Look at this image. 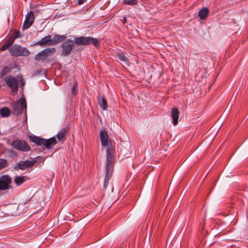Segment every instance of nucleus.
Listing matches in <instances>:
<instances>
[{
    "label": "nucleus",
    "mask_w": 248,
    "mask_h": 248,
    "mask_svg": "<svg viewBox=\"0 0 248 248\" xmlns=\"http://www.w3.org/2000/svg\"><path fill=\"white\" fill-rule=\"evenodd\" d=\"M115 153V147H111L107 148L106 149V172L104 181V186L107 187L109 180L112 176L113 166L114 164V155Z\"/></svg>",
    "instance_id": "f257e3e1"
},
{
    "label": "nucleus",
    "mask_w": 248,
    "mask_h": 248,
    "mask_svg": "<svg viewBox=\"0 0 248 248\" xmlns=\"http://www.w3.org/2000/svg\"><path fill=\"white\" fill-rule=\"evenodd\" d=\"M98 39L91 37H74L73 39H67L63 43L62 46H73L75 43L78 45L87 46L93 45L94 46H97L100 45Z\"/></svg>",
    "instance_id": "f03ea898"
},
{
    "label": "nucleus",
    "mask_w": 248,
    "mask_h": 248,
    "mask_svg": "<svg viewBox=\"0 0 248 248\" xmlns=\"http://www.w3.org/2000/svg\"><path fill=\"white\" fill-rule=\"evenodd\" d=\"M66 35H55L53 37L51 35H48L38 41L36 45L40 46H54L66 40Z\"/></svg>",
    "instance_id": "7ed1b4c3"
},
{
    "label": "nucleus",
    "mask_w": 248,
    "mask_h": 248,
    "mask_svg": "<svg viewBox=\"0 0 248 248\" xmlns=\"http://www.w3.org/2000/svg\"><path fill=\"white\" fill-rule=\"evenodd\" d=\"M31 140L36 145L39 146L43 145L47 149H51L57 143L55 137H52L48 140H46L37 136H34L31 138Z\"/></svg>",
    "instance_id": "20e7f679"
},
{
    "label": "nucleus",
    "mask_w": 248,
    "mask_h": 248,
    "mask_svg": "<svg viewBox=\"0 0 248 248\" xmlns=\"http://www.w3.org/2000/svg\"><path fill=\"white\" fill-rule=\"evenodd\" d=\"M13 113L16 115H18L22 113L26 114L27 103L25 98H21L12 105Z\"/></svg>",
    "instance_id": "39448f33"
},
{
    "label": "nucleus",
    "mask_w": 248,
    "mask_h": 248,
    "mask_svg": "<svg viewBox=\"0 0 248 248\" xmlns=\"http://www.w3.org/2000/svg\"><path fill=\"white\" fill-rule=\"evenodd\" d=\"M11 145L16 150L21 152H28L31 149L30 145L25 140L19 139L13 140Z\"/></svg>",
    "instance_id": "423d86ee"
},
{
    "label": "nucleus",
    "mask_w": 248,
    "mask_h": 248,
    "mask_svg": "<svg viewBox=\"0 0 248 248\" xmlns=\"http://www.w3.org/2000/svg\"><path fill=\"white\" fill-rule=\"evenodd\" d=\"M4 81L6 85L10 88L11 93L13 95L17 93L18 91V82L16 79L11 76L6 77Z\"/></svg>",
    "instance_id": "0eeeda50"
},
{
    "label": "nucleus",
    "mask_w": 248,
    "mask_h": 248,
    "mask_svg": "<svg viewBox=\"0 0 248 248\" xmlns=\"http://www.w3.org/2000/svg\"><path fill=\"white\" fill-rule=\"evenodd\" d=\"M12 178L8 175H3L0 177V190H5L11 188L10 184Z\"/></svg>",
    "instance_id": "6e6552de"
},
{
    "label": "nucleus",
    "mask_w": 248,
    "mask_h": 248,
    "mask_svg": "<svg viewBox=\"0 0 248 248\" xmlns=\"http://www.w3.org/2000/svg\"><path fill=\"white\" fill-rule=\"evenodd\" d=\"M99 137L101 143L103 146L107 148L114 147L110 140L108 139V133L105 130L100 132Z\"/></svg>",
    "instance_id": "1a4fd4ad"
},
{
    "label": "nucleus",
    "mask_w": 248,
    "mask_h": 248,
    "mask_svg": "<svg viewBox=\"0 0 248 248\" xmlns=\"http://www.w3.org/2000/svg\"><path fill=\"white\" fill-rule=\"evenodd\" d=\"M9 51L13 56H27L29 54V52L26 47H9Z\"/></svg>",
    "instance_id": "9d476101"
},
{
    "label": "nucleus",
    "mask_w": 248,
    "mask_h": 248,
    "mask_svg": "<svg viewBox=\"0 0 248 248\" xmlns=\"http://www.w3.org/2000/svg\"><path fill=\"white\" fill-rule=\"evenodd\" d=\"M55 48L50 47L46 48L42 52L39 53L35 57L37 60H43L45 61L46 59V58L50 56L52 53H54Z\"/></svg>",
    "instance_id": "9b49d317"
},
{
    "label": "nucleus",
    "mask_w": 248,
    "mask_h": 248,
    "mask_svg": "<svg viewBox=\"0 0 248 248\" xmlns=\"http://www.w3.org/2000/svg\"><path fill=\"white\" fill-rule=\"evenodd\" d=\"M36 161L33 160H25L20 161L18 163L15 167V169L16 170H24L26 169L29 168H31L33 167Z\"/></svg>",
    "instance_id": "f8f14e48"
},
{
    "label": "nucleus",
    "mask_w": 248,
    "mask_h": 248,
    "mask_svg": "<svg viewBox=\"0 0 248 248\" xmlns=\"http://www.w3.org/2000/svg\"><path fill=\"white\" fill-rule=\"evenodd\" d=\"M35 17L33 12L32 11H30L28 14L26 16L25 19L23 22V24L22 26V28L23 29H28L30 27L34 20Z\"/></svg>",
    "instance_id": "ddd939ff"
},
{
    "label": "nucleus",
    "mask_w": 248,
    "mask_h": 248,
    "mask_svg": "<svg viewBox=\"0 0 248 248\" xmlns=\"http://www.w3.org/2000/svg\"><path fill=\"white\" fill-rule=\"evenodd\" d=\"M171 116L173 120V124L176 125L178 124L179 118V111L177 108H173L171 110Z\"/></svg>",
    "instance_id": "4468645a"
},
{
    "label": "nucleus",
    "mask_w": 248,
    "mask_h": 248,
    "mask_svg": "<svg viewBox=\"0 0 248 248\" xmlns=\"http://www.w3.org/2000/svg\"><path fill=\"white\" fill-rule=\"evenodd\" d=\"M209 11L207 8H202L199 12L198 16L201 19L204 20L208 16Z\"/></svg>",
    "instance_id": "2eb2a0df"
},
{
    "label": "nucleus",
    "mask_w": 248,
    "mask_h": 248,
    "mask_svg": "<svg viewBox=\"0 0 248 248\" xmlns=\"http://www.w3.org/2000/svg\"><path fill=\"white\" fill-rule=\"evenodd\" d=\"M66 130L64 128L62 129L60 132L57 134L56 137L58 139L59 141L63 142L65 139Z\"/></svg>",
    "instance_id": "dca6fc26"
},
{
    "label": "nucleus",
    "mask_w": 248,
    "mask_h": 248,
    "mask_svg": "<svg viewBox=\"0 0 248 248\" xmlns=\"http://www.w3.org/2000/svg\"><path fill=\"white\" fill-rule=\"evenodd\" d=\"M26 180V176H16L14 179V181L17 186H20L23 184Z\"/></svg>",
    "instance_id": "f3484780"
},
{
    "label": "nucleus",
    "mask_w": 248,
    "mask_h": 248,
    "mask_svg": "<svg viewBox=\"0 0 248 248\" xmlns=\"http://www.w3.org/2000/svg\"><path fill=\"white\" fill-rule=\"evenodd\" d=\"M99 104L100 107V108L103 110H106L107 108V100L104 98L102 97L99 100Z\"/></svg>",
    "instance_id": "a211bd4d"
},
{
    "label": "nucleus",
    "mask_w": 248,
    "mask_h": 248,
    "mask_svg": "<svg viewBox=\"0 0 248 248\" xmlns=\"http://www.w3.org/2000/svg\"><path fill=\"white\" fill-rule=\"evenodd\" d=\"M0 115L4 117H6L10 115V110L8 108L4 107L0 109Z\"/></svg>",
    "instance_id": "6ab92c4d"
},
{
    "label": "nucleus",
    "mask_w": 248,
    "mask_h": 248,
    "mask_svg": "<svg viewBox=\"0 0 248 248\" xmlns=\"http://www.w3.org/2000/svg\"><path fill=\"white\" fill-rule=\"evenodd\" d=\"M14 38L10 35L6 40V43L2 46H11L15 41Z\"/></svg>",
    "instance_id": "aec40b11"
},
{
    "label": "nucleus",
    "mask_w": 248,
    "mask_h": 248,
    "mask_svg": "<svg viewBox=\"0 0 248 248\" xmlns=\"http://www.w3.org/2000/svg\"><path fill=\"white\" fill-rule=\"evenodd\" d=\"M72 50V47H63L62 55L63 56H66L71 52Z\"/></svg>",
    "instance_id": "412c9836"
},
{
    "label": "nucleus",
    "mask_w": 248,
    "mask_h": 248,
    "mask_svg": "<svg viewBox=\"0 0 248 248\" xmlns=\"http://www.w3.org/2000/svg\"><path fill=\"white\" fill-rule=\"evenodd\" d=\"M8 166V163L6 160L0 158V170L5 168Z\"/></svg>",
    "instance_id": "4be33fe9"
},
{
    "label": "nucleus",
    "mask_w": 248,
    "mask_h": 248,
    "mask_svg": "<svg viewBox=\"0 0 248 248\" xmlns=\"http://www.w3.org/2000/svg\"><path fill=\"white\" fill-rule=\"evenodd\" d=\"M123 2L125 4L134 5L138 3V1L137 0H123Z\"/></svg>",
    "instance_id": "5701e85b"
},
{
    "label": "nucleus",
    "mask_w": 248,
    "mask_h": 248,
    "mask_svg": "<svg viewBox=\"0 0 248 248\" xmlns=\"http://www.w3.org/2000/svg\"><path fill=\"white\" fill-rule=\"evenodd\" d=\"M15 39L20 38L21 36V33L19 31L15 30L11 34Z\"/></svg>",
    "instance_id": "b1692460"
},
{
    "label": "nucleus",
    "mask_w": 248,
    "mask_h": 248,
    "mask_svg": "<svg viewBox=\"0 0 248 248\" xmlns=\"http://www.w3.org/2000/svg\"><path fill=\"white\" fill-rule=\"evenodd\" d=\"M117 56L118 59L122 62H126L127 61V58L123 53H119L118 54Z\"/></svg>",
    "instance_id": "393cba45"
},
{
    "label": "nucleus",
    "mask_w": 248,
    "mask_h": 248,
    "mask_svg": "<svg viewBox=\"0 0 248 248\" xmlns=\"http://www.w3.org/2000/svg\"><path fill=\"white\" fill-rule=\"evenodd\" d=\"M11 68L8 67H5L2 72L0 73V77H3L7 73L10 72L11 71Z\"/></svg>",
    "instance_id": "a878e982"
},
{
    "label": "nucleus",
    "mask_w": 248,
    "mask_h": 248,
    "mask_svg": "<svg viewBox=\"0 0 248 248\" xmlns=\"http://www.w3.org/2000/svg\"><path fill=\"white\" fill-rule=\"evenodd\" d=\"M86 0H78V3L79 5L83 4Z\"/></svg>",
    "instance_id": "bb28decb"
},
{
    "label": "nucleus",
    "mask_w": 248,
    "mask_h": 248,
    "mask_svg": "<svg viewBox=\"0 0 248 248\" xmlns=\"http://www.w3.org/2000/svg\"><path fill=\"white\" fill-rule=\"evenodd\" d=\"M21 86H24L25 85V81L23 78H21L20 80Z\"/></svg>",
    "instance_id": "cd10ccee"
},
{
    "label": "nucleus",
    "mask_w": 248,
    "mask_h": 248,
    "mask_svg": "<svg viewBox=\"0 0 248 248\" xmlns=\"http://www.w3.org/2000/svg\"><path fill=\"white\" fill-rule=\"evenodd\" d=\"M122 22L124 24H125L126 22V17H124L123 18Z\"/></svg>",
    "instance_id": "c85d7f7f"
},
{
    "label": "nucleus",
    "mask_w": 248,
    "mask_h": 248,
    "mask_svg": "<svg viewBox=\"0 0 248 248\" xmlns=\"http://www.w3.org/2000/svg\"><path fill=\"white\" fill-rule=\"evenodd\" d=\"M7 47H0V51H4L5 50Z\"/></svg>",
    "instance_id": "c756f323"
},
{
    "label": "nucleus",
    "mask_w": 248,
    "mask_h": 248,
    "mask_svg": "<svg viewBox=\"0 0 248 248\" xmlns=\"http://www.w3.org/2000/svg\"><path fill=\"white\" fill-rule=\"evenodd\" d=\"M13 46L14 47H16V46H18L17 45H15Z\"/></svg>",
    "instance_id": "7c9ffc66"
},
{
    "label": "nucleus",
    "mask_w": 248,
    "mask_h": 248,
    "mask_svg": "<svg viewBox=\"0 0 248 248\" xmlns=\"http://www.w3.org/2000/svg\"><path fill=\"white\" fill-rule=\"evenodd\" d=\"M74 92V88H73L72 89V92L73 93Z\"/></svg>",
    "instance_id": "2f4dec72"
}]
</instances>
